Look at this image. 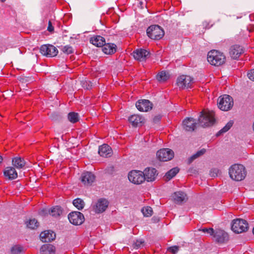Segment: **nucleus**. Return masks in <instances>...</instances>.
Returning <instances> with one entry per match:
<instances>
[{
    "instance_id": "36",
    "label": "nucleus",
    "mask_w": 254,
    "mask_h": 254,
    "mask_svg": "<svg viewBox=\"0 0 254 254\" xmlns=\"http://www.w3.org/2000/svg\"><path fill=\"white\" fill-rule=\"evenodd\" d=\"M68 119L72 123H75L78 121L79 116L77 113L70 112L68 115Z\"/></svg>"
},
{
    "instance_id": "30",
    "label": "nucleus",
    "mask_w": 254,
    "mask_h": 254,
    "mask_svg": "<svg viewBox=\"0 0 254 254\" xmlns=\"http://www.w3.org/2000/svg\"><path fill=\"white\" fill-rule=\"evenodd\" d=\"M49 212L51 215L56 217L60 216L62 214L63 210L60 206H56L53 207L49 211Z\"/></svg>"
},
{
    "instance_id": "23",
    "label": "nucleus",
    "mask_w": 254,
    "mask_h": 254,
    "mask_svg": "<svg viewBox=\"0 0 254 254\" xmlns=\"http://www.w3.org/2000/svg\"><path fill=\"white\" fill-rule=\"evenodd\" d=\"M128 121L133 127L141 126L144 121V118L138 115H133L128 118Z\"/></svg>"
},
{
    "instance_id": "11",
    "label": "nucleus",
    "mask_w": 254,
    "mask_h": 254,
    "mask_svg": "<svg viewBox=\"0 0 254 254\" xmlns=\"http://www.w3.org/2000/svg\"><path fill=\"white\" fill-rule=\"evenodd\" d=\"M40 51L43 55L48 57H55L58 53V49L52 45H42L40 48Z\"/></svg>"
},
{
    "instance_id": "37",
    "label": "nucleus",
    "mask_w": 254,
    "mask_h": 254,
    "mask_svg": "<svg viewBox=\"0 0 254 254\" xmlns=\"http://www.w3.org/2000/svg\"><path fill=\"white\" fill-rule=\"evenodd\" d=\"M141 212L145 217H150L152 215L153 210L151 207L145 206L141 209Z\"/></svg>"
},
{
    "instance_id": "43",
    "label": "nucleus",
    "mask_w": 254,
    "mask_h": 254,
    "mask_svg": "<svg viewBox=\"0 0 254 254\" xmlns=\"http://www.w3.org/2000/svg\"><path fill=\"white\" fill-rule=\"evenodd\" d=\"M168 250L171 252L172 254H175L177 253L179 250V247L178 246H173L171 247H170Z\"/></svg>"
},
{
    "instance_id": "14",
    "label": "nucleus",
    "mask_w": 254,
    "mask_h": 254,
    "mask_svg": "<svg viewBox=\"0 0 254 254\" xmlns=\"http://www.w3.org/2000/svg\"><path fill=\"white\" fill-rule=\"evenodd\" d=\"M244 52V49L238 45L231 47L229 51L230 57L233 59H237Z\"/></svg>"
},
{
    "instance_id": "45",
    "label": "nucleus",
    "mask_w": 254,
    "mask_h": 254,
    "mask_svg": "<svg viewBox=\"0 0 254 254\" xmlns=\"http://www.w3.org/2000/svg\"><path fill=\"white\" fill-rule=\"evenodd\" d=\"M248 76L250 79L254 81V69L251 70L248 72Z\"/></svg>"
},
{
    "instance_id": "22",
    "label": "nucleus",
    "mask_w": 254,
    "mask_h": 254,
    "mask_svg": "<svg viewBox=\"0 0 254 254\" xmlns=\"http://www.w3.org/2000/svg\"><path fill=\"white\" fill-rule=\"evenodd\" d=\"M172 197L175 202L179 204L186 201L188 199L187 194L181 191L175 192Z\"/></svg>"
},
{
    "instance_id": "5",
    "label": "nucleus",
    "mask_w": 254,
    "mask_h": 254,
    "mask_svg": "<svg viewBox=\"0 0 254 254\" xmlns=\"http://www.w3.org/2000/svg\"><path fill=\"white\" fill-rule=\"evenodd\" d=\"M146 33L149 38L154 40H159L164 35L163 29L157 25L149 26L146 30Z\"/></svg>"
},
{
    "instance_id": "18",
    "label": "nucleus",
    "mask_w": 254,
    "mask_h": 254,
    "mask_svg": "<svg viewBox=\"0 0 254 254\" xmlns=\"http://www.w3.org/2000/svg\"><path fill=\"white\" fill-rule=\"evenodd\" d=\"M196 123L195 120L191 118H188L185 119L183 122L184 128L187 131H193L196 127Z\"/></svg>"
},
{
    "instance_id": "26",
    "label": "nucleus",
    "mask_w": 254,
    "mask_h": 254,
    "mask_svg": "<svg viewBox=\"0 0 254 254\" xmlns=\"http://www.w3.org/2000/svg\"><path fill=\"white\" fill-rule=\"evenodd\" d=\"M90 42L97 47H102L105 43V39L101 36H94L90 39Z\"/></svg>"
},
{
    "instance_id": "13",
    "label": "nucleus",
    "mask_w": 254,
    "mask_h": 254,
    "mask_svg": "<svg viewBox=\"0 0 254 254\" xmlns=\"http://www.w3.org/2000/svg\"><path fill=\"white\" fill-rule=\"evenodd\" d=\"M143 174L144 180H146L147 182H152L155 180L158 174L155 168H148L144 170Z\"/></svg>"
},
{
    "instance_id": "38",
    "label": "nucleus",
    "mask_w": 254,
    "mask_h": 254,
    "mask_svg": "<svg viewBox=\"0 0 254 254\" xmlns=\"http://www.w3.org/2000/svg\"><path fill=\"white\" fill-rule=\"evenodd\" d=\"M27 226L30 229H34L38 227L39 223L35 219H30L27 223Z\"/></svg>"
},
{
    "instance_id": "4",
    "label": "nucleus",
    "mask_w": 254,
    "mask_h": 254,
    "mask_svg": "<svg viewBox=\"0 0 254 254\" xmlns=\"http://www.w3.org/2000/svg\"><path fill=\"white\" fill-rule=\"evenodd\" d=\"M233 106V98L228 95H223L218 99V107L221 110L227 111Z\"/></svg>"
},
{
    "instance_id": "48",
    "label": "nucleus",
    "mask_w": 254,
    "mask_h": 254,
    "mask_svg": "<svg viewBox=\"0 0 254 254\" xmlns=\"http://www.w3.org/2000/svg\"><path fill=\"white\" fill-rule=\"evenodd\" d=\"M2 161V157L0 155V163H1Z\"/></svg>"
},
{
    "instance_id": "12",
    "label": "nucleus",
    "mask_w": 254,
    "mask_h": 254,
    "mask_svg": "<svg viewBox=\"0 0 254 254\" xmlns=\"http://www.w3.org/2000/svg\"><path fill=\"white\" fill-rule=\"evenodd\" d=\"M212 236L214 240L217 243H225L229 240L228 234L221 229L214 230V233Z\"/></svg>"
},
{
    "instance_id": "33",
    "label": "nucleus",
    "mask_w": 254,
    "mask_h": 254,
    "mask_svg": "<svg viewBox=\"0 0 254 254\" xmlns=\"http://www.w3.org/2000/svg\"><path fill=\"white\" fill-rule=\"evenodd\" d=\"M72 203L73 205L79 210L83 209L85 205L83 200L79 198L74 199Z\"/></svg>"
},
{
    "instance_id": "46",
    "label": "nucleus",
    "mask_w": 254,
    "mask_h": 254,
    "mask_svg": "<svg viewBox=\"0 0 254 254\" xmlns=\"http://www.w3.org/2000/svg\"><path fill=\"white\" fill-rule=\"evenodd\" d=\"M47 30L50 32H52L54 30V27L52 25L51 21L50 20L48 22V26L47 28Z\"/></svg>"
},
{
    "instance_id": "34",
    "label": "nucleus",
    "mask_w": 254,
    "mask_h": 254,
    "mask_svg": "<svg viewBox=\"0 0 254 254\" xmlns=\"http://www.w3.org/2000/svg\"><path fill=\"white\" fill-rule=\"evenodd\" d=\"M233 125V122L232 121H229L224 127H223L220 130H219L216 134L217 136H219L220 134L225 133L228 131Z\"/></svg>"
},
{
    "instance_id": "31",
    "label": "nucleus",
    "mask_w": 254,
    "mask_h": 254,
    "mask_svg": "<svg viewBox=\"0 0 254 254\" xmlns=\"http://www.w3.org/2000/svg\"><path fill=\"white\" fill-rule=\"evenodd\" d=\"M206 152V149L204 148H202L200 150L198 151L196 153L192 155L191 157H190L189 159V163H191L196 158L199 157L200 156L203 155Z\"/></svg>"
},
{
    "instance_id": "1",
    "label": "nucleus",
    "mask_w": 254,
    "mask_h": 254,
    "mask_svg": "<svg viewBox=\"0 0 254 254\" xmlns=\"http://www.w3.org/2000/svg\"><path fill=\"white\" fill-rule=\"evenodd\" d=\"M207 61L212 65L219 66L225 63L226 57L223 53L213 50L207 54Z\"/></svg>"
},
{
    "instance_id": "6",
    "label": "nucleus",
    "mask_w": 254,
    "mask_h": 254,
    "mask_svg": "<svg viewBox=\"0 0 254 254\" xmlns=\"http://www.w3.org/2000/svg\"><path fill=\"white\" fill-rule=\"evenodd\" d=\"M248 224L244 219H237L233 220L231 226L232 230L236 233H241L247 231Z\"/></svg>"
},
{
    "instance_id": "39",
    "label": "nucleus",
    "mask_w": 254,
    "mask_h": 254,
    "mask_svg": "<svg viewBox=\"0 0 254 254\" xmlns=\"http://www.w3.org/2000/svg\"><path fill=\"white\" fill-rule=\"evenodd\" d=\"M23 251V247L19 245H15L11 249V254H20Z\"/></svg>"
},
{
    "instance_id": "7",
    "label": "nucleus",
    "mask_w": 254,
    "mask_h": 254,
    "mask_svg": "<svg viewBox=\"0 0 254 254\" xmlns=\"http://www.w3.org/2000/svg\"><path fill=\"white\" fill-rule=\"evenodd\" d=\"M193 83V78L186 75L180 76L177 82L178 86L181 89L191 88Z\"/></svg>"
},
{
    "instance_id": "24",
    "label": "nucleus",
    "mask_w": 254,
    "mask_h": 254,
    "mask_svg": "<svg viewBox=\"0 0 254 254\" xmlns=\"http://www.w3.org/2000/svg\"><path fill=\"white\" fill-rule=\"evenodd\" d=\"M98 153L101 156L108 157L112 155V149L107 144H103L99 148Z\"/></svg>"
},
{
    "instance_id": "41",
    "label": "nucleus",
    "mask_w": 254,
    "mask_h": 254,
    "mask_svg": "<svg viewBox=\"0 0 254 254\" xmlns=\"http://www.w3.org/2000/svg\"><path fill=\"white\" fill-rule=\"evenodd\" d=\"M62 51L66 54H70L73 53V49L72 48L68 45H66L63 47Z\"/></svg>"
},
{
    "instance_id": "40",
    "label": "nucleus",
    "mask_w": 254,
    "mask_h": 254,
    "mask_svg": "<svg viewBox=\"0 0 254 254\" xmlns=\"http://www.w3.org/2000/svg\"><path fill=\"white\" fill-rule=\"evenodd\" d=\"M144 246V241L142 240H137L132 244V247L135 249H138Z\"/></svg>"
},
{
    "instance_id": "20",
    "label": "nucleus",
    "mask_w": 254,
    "mask_h": 254,
    "mask_svg": "<svg viewBox=\"0 0 254 254\" xmlns=\"http://www.w3.org/2000/svg\"><path fill=\"white\" fill-rule=\"evenodd\" d=\"M3 174L5 178L7 180H14L17 178V173L14 168L12 167H7L5 168L3 171Z\"/></svg>"
},
{
    "instance_id": "28",
    "label": "nucleus",
    "mask_w": 254,
    "mask_h": 254,
    "mask_svg": "<svg viewBox=\"0 0 254 254\" xmlns=\"http://www.w3.org/2000/svg\"><path fill=\"white\" fill-rule=\"evenodd\" d=\"M12 164L17 168H22L25 165V162L23 159L20 157H15L12 160Z\"/></svg>"
},
{
    "instance_id": "27",
    "label": "nucleus",
    "mask_w": 254,
    "mask_h": 254,
    "mask_svg": "<svg viewBox=\"0 0 254 254\" xmlns=\"http://www.w3.org/2000/svg\"><path fill=\"white\" fill-rule=\"evenodd\" d=\"M41 254H55V247L51 244H45L40 249Z\"/></svg>"
},
{
    "instance_id": "15",
    "label": "nucleus",
    "mask_w": 254,
    "mask_h": 254,
    "mask_svg": "<svg viewBox=\"0 0 254 254\" xmlns=\"http://www.w3.org/2000/svg\"><path fill=\"white\" fill-rule=\"evenodd\" d=\"M135 105L137 109L141 112H147L152 109V104L148 100H139Z\"/></svg>"
},
{
    "instance_id": "3",
    "label": "nucleus",
    "mask_w": 254,
    "mask_h": 254,
    "mask_svg": "<svg viewBox=\"0 0 254 254\" xmlns=\"http://www.w3.org/2000/svg\"><path fill=\"white\" fill-rule=\"evenodd\" d=\"M198 119L199 123L203 127L212 126L215 122L214 113L213 111L203 110Z\"/></svg>"
},
{
    "instance_id": "16",
    "label": "nucleus",
    "mask_w": 254,
    "mask_h": 254,
    "mask_svg": "<svg viewBox=\"0 0 254 254\" xmlns=\"http://www.w3.org/2000/svg\"><path fill=\"white\" fill-rule=\"evenodd\" d=\"M95 175L89 172H84L81 176V181L85 185H91L95 181Z\"/></svg>"
},
{
    "instance_id": "44",
    "label": "nucleus",
    "mask_w": 254,
    "mask_h": 254,
    "mask_svg": "<svg viewBox=\"0 0 254 254\" xmlns=\"http://www.w3.org/2000/svg\"><path fill=\"white\" fill-rule=\"evenodd\" d=\"M219 170L217 169H212L210 172V175L212 177H215L217 176Z\"/></svg>"
},
{
    "instance_id": "35",
    "label": "nucleus",
    "mask_w": 254,
    "mask_h": 254,
    "mask_svg": "<svg viewBox=\"0 0 254 254\" xmlns=\"http://www.w3.org/2000/svg\"><path fill=\"white\" fill-rule=\"evenodd\" d=\"M233 125V122L232 121H229L224 127H223L220 130H219L216 134L217 136H219L220 134L225 133L228 131Z\"/></svg>"
},
{
    "instance_id": "21",
    "label": "nucleus",
    "mask_w": 254,
    "mask_h": 254,
    "mask_svg": "<svg viewBox=\"0 0 254 254\" xmlns=\"http://www.w3.org/2000/svg\"><path fill=\"white\" fill-rule=\"evenodd\" d=\"M40 238L43 242H49L55 240L56 234L51 231H45L40 234Z\"/></svg>"
},
{
    "instance_id": "47",
    "label": "nucleus",
    "mask_w": 254,
    "mask_h": 254,
    "mask_svg": "<svg viewBox=\"0 0 254 254\" xmlns=\"http://www.w3.org/2000/svg\"><path fill=\"white\" fill-rule=\"evenodd\" d=\"M160 117H155L154 118L153 121H154V122L158 121L160 120Z\"/></svg>"
},
{
    "instance_id": "8",
    "label": "nucleus",
    "mask_w": 254,
    "mask_h": 254,
    "mask_svg": "<svg viewBox=\"0 0 254 254\" xmlns=\"http://www.w3.org/2000/svg\"><path fill=\"white\" fill-rule=\"evenodd\" d=\"M157 158L161 161H168L171 160L174 156V152L169 148H163L157 152Z\"/></svg>"
},
{
    "instance_id": "32",
    "label": "nucleus",
    "mask_w": 254,
    "mask_h": 254,
    "mask_svg": "<svg viewBox=\"0 0 254 254\" xmlns=\"http://www.w3.org/2000/svg\"><path fill=\"white\" fill-rule=\"evenodd\" d=\"M156 77L159 81H165L169 78V74L166 71H162L157 75Z\"/></svg>"
},
{
    "instance_id": "10",
    "label": "nucleus",
    "mask_w": 254,
    "mask_h": 254,
    "mask_svg": "<svg viewBox=\"0 0 254 254\" xmlns=\"http://www.w3.org/2000/svg\"><path fill=\"white\" fill-rule=\"evenodd\" d=\"M69 222L74 225H80L84 221V216L82 213L78 211H73L68 215Z\"/></svg>"
},
{
    "instance_id": "9",
    "label": "nucleus",
    "mask_w": 254,
    "mask_h": 254,
    "mask_svg": "<svg viewBox=\"0 0 254 254\" xmlns=\"http://www.w3.org/2000/svg\"><path fill=\"white\" fill-rule=\"evenodd\" d=\"M143 172L140 171L133 170L128 175L129 181L134 184H140L144 181Z\"/></svg>"
},
{
    "instance_id": "29",
    "label": "nucleus",
    "mask_w": 254,
    "mask_h": 254,
    "mask_svg": "<svg viewBox=\"0 0 254 254\" xmlns=\"http://www.w3.org/2000/svg\"><path fill=\"white\" fill-rule=\"evenodd\" d=\"M179 171V169L177 167L171 169L167 173H166L165 176L166 180L167 181L170 180L172 178L176 175Z\"/></svg>"
},
{
    "instance_id": "49",
    "label": "nucleus",
    "mask_w": 254,
    "mask_h": 254,
    "mask_svg": "<svg viewBox=\"0 0 254 254\" xmlns=\"http://www.w3.org/2000/svg\"><path fill=\"white\" fill-rule=\"evenodd\" d=\"M1 2H4L6 0H0Z\"/></svg>"
},
{
    "instance_id": "50",
    "label": "nucleus",
    "mask_w": 254,
    "mask_h": 254,
    "mask_svg": "<svg viewBox=\"0 0 254 254\" xmlns=\"http://www.w3.org/2000/svg\"><path fill=\"white\" fill-rule=\"evenodd\" d=\"M253 234L254 235V228H253Z\"/></svg>"
},
{
    "instance_id": "17",
    "label": "nucleus",
    "mask_w": 254,
    "mask_h": 254,
    "mask_svg": "<svg viewBox=\"0 0 254 254\" xmlns=\"http://www.w3.org/2000/svg\"><path fill=\"white\" fill-rule=\"evenodd\" d=\"M149 54V52L147 50L140 49L134 51L132 55L135 60L139 61H143L146 60Z\"/></svg>"
},
{
    "instance_id": "2",
    "label": "nucleus",
    "mask_w": 254,
    "mask_h": 254,
    "mask_svg": "<svg viewBox=\"0 0 254 254\" xmlns=\"http://www.w3.org/2000/svg\"><path fill=\"white\" fill-rule=\"evenodd\" d=\"M230 178L235 181H240L245 179L246 176L245 168L242 165L234 164L229 170Z\"/></svg>"
},
{
    "instance_id": "19",
    "label": "nucleus",
    "mask_w": 254,
    "mask_h": 254,
    "mask_svg": "<svg viewBox=\"0 0 254 254\" xmlns=\"http://www.w3.org/2000/svg\"><path fill=\"white\" fill-rule=\"evenodd\" d=\"M108 205V202L105 199H99L94 207V210L97 213L104 212Z\"/></svg>"
},
{
    "instance_id": "42",
    "label": "nucleus",
    "mask_w": 254,
    "mask_h": 254,
    "mask_svg": "<svg viewBox=\"0 0 254 254\" xmlns=\"http://www.w3.org/2000/svg\"><path fill=\"white\" fill-rule=\"evenodd\" d=\"M198 231H202L203 233H207V234H209L210 235L212 236L213 234L214 233V229L211 228H202V229H199Z\"/></svg>"
},
{
    "instance_id": "25",
    "label": "nucleus",
    "mask_w": 254,
    "mask_h": 254,
    "mask_svg": "<svg viewBox=\"0 0 254 254\" xmlns=\"http://www.w3.org/2000/svg\"><path fill=\"white\" fill-rule=\"evenodd\" d=\"M103 52L108 55H111L114 54L116 51L117 46L115 44L113 43L105 44L102 46Z\"/></svg>"
},
{
    "instance_id": "51",
    "label": "nucleus",
    "mask_w": 254,
    "mask_h": 254,
    "mask_svg": "<svg viewBox=\"0 0 254 254\" xmlns=\"http://www.w3.org/2000/svg\"><path fill=\"white\" fill-rule=\"evenodd\" d=\"M140 4H142V2H140Z\"/></svg>"
}]
</instances>
